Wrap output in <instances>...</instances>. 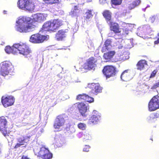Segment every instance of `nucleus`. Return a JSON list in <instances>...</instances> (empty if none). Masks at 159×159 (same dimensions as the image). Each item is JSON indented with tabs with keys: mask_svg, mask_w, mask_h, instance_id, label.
<instances>
[{
	"mask_svg": "<svg viewBox=\"0 0 159 159\" xmlns=\"http://www.w3.org/2000/svg\"><path fill=\"white\" fill-rule=\"evenodd\" d=\"M47 39V36L37 33L31 36L30 39V41L33 43H40L46 40Z\"/></svg>",
	"mask_w": 159,
	"mask_h": 159,
	"instance_id": "obj_6",
	"label": "nucleus"
},
{
	"mask_svg": "<svg viewBox=\"0 0 159 159\" xmlns=\"http://www.w3.org/2000/svg\"><path fill=\"white\" fill-rule=\"evenodd\" d=\"M97 61V60L94 57H91L89 58L84 64V68L87 69H92L96 66Z\"/></svg>",
	"mask_w": 159,
	"mask_h": 159,
	"instance_id": "obj_8",
	"label": "nucleus"
},
{
	"mask_svg": "<svg viewBox=\"0 0 159 159\" xmlns=\"http://www.w3.org/2000/svg\"><path fill=\"white\" fill-rule=\"evenodd\" d=\"M125 34V33H122V35H124Z\"/></svg>",
	"mask_w": 159,
	"mask_h": 159,
	"instance_id": "obj_49",
	"label": "nucleus"
},
{
	"mask_svg": "<svg viewBox=\"0 0 159 159\" xmlns=\"http://www.w3.org/2000/svg\"><path fill=\"white\" fill-rule=\"evenodd\" d=\"M93 15L92 14V10H87L85 12L84 17L85 20H89L93 17Z\"/></svg>",
	"mask_w": 159,
	"mask_h": 159,
	"instance_id": "obj_27",
	"label": "nucleus"
},
{
	"mask_svg": "<svg viewBox=\"0 0 159 159\" xmlns=\"http://www.w3.org/2000/svg\"><path fill=\"white\" fill-rule=\"evenodd\" d=\"M148 66L147 62L145 60H141L139 61L136 65L137 69L140 70L145 69V67Z\"/></svg>",
	"mask_w": 159,
	"mask_h": 159,
	"instance_id": "obj_15",
	"label": "nucleus"
},
{
	"mask_svg": "<svg viewBox=\"0 0 159 159\" xmlns=\"http://www.w3.org/2000/svg\"><path fill=\"white\" fill-rule=\"evenodd\" d=\"M151 99H159V96L158 95L155 96Z\"/></svg>",
	"mask_w": 159,
	"mask_h": 159,
	"instance_id": "obj_42",
	"label": "nucleus"
},
{
	"mask_svg": "<svg viewBox=\"0 0 159 159\" xmlns=\"http://www.w3.org/2000/svg\"><path fill=\"white\" fill-rule=\"evenodd\" d=\"M157 37L156 38L157 39L155 40L154 42L155 45L159 44V33L157 34Z\"/></svg>",
	"mask_w": 159,
	"mask_h": 159,
	"instance_id": "obj_40",
	"label": "nucleus"
},
{
	"mask_svg": "<svg viewBox=\"0 0 159 159\" xmlns=\"http://www.w3.org/2000/svg\"><path fill=\"white\" fill-rule=\"evenodd\" d=\"M14 102V100H0V105L2 104L6 107L13 105Z\"/></svg>",
	"mask_w": 159,
	"mask_h": 159,
	"instance_id": "obj_24",
	"label": "nucleus"
},
{
	"mask_svg": "<svg viewBox=\"0 0 159 159\" xmlns=\"http://www.w3.org/2000/svg\"><path fill=\"white\" fill-rule=\"evenodd\" d=\"M13 68V66L10 62L8 61L3 62L0 66V74L3 76L7 75L9 74V72Z\"/></svg>",
	"mask_w": 159,
	"mask_h": 159,
	"instance_id": "obj_4",
	"label": "nucleus"
},
{
	"mask_svg": "<svg viewBox=\"0 0 159 159\" xmlns=\"http://www.w3.org/2000/svg\"><path fill=\"white\" fill-rule=\"evenodd\" d=\"M111 2L112 4L113 5H119L121 3L122 0H111Z\"/></svg>",
	"mask_w": 159,
	"mask_h": 159,
	"instance_id": "obj_35",
	"label": "nucleus"
},
{
	"mask_svg": "<svg viewBox=\"0 0 159 159\" xmlns=\"http://www.w3.org/2000/svg\"><path fill=\"white\" fill-rule=\"evenodd\" d=\"M1 146L0 145V153L1 152Z\"/></svg>",
	"mask_w": 159,
	"mask_h": 159,
	"instance_id": "obj_48",
	"label": "nucleus"
},
{
	"mask_svg": "<svg viewBox=\"0 0 159 159\" xmlns=\"http://www.w3.org/2000/svg\"><path fill=\"white\" fill-rule=\"evenodd\" d=\"M120 77L124 81H127L129 80L131 78L130 71L129 70H125L121 74Z\"/></svg>",
	"mask_w": 159,
	"mask_h": 159,
	"instance_id": "obj_16",
	"label": "nucleus"
},
{
	"mask_svg": "<svg viewBox=\"0 0 159 159\" xmlns=\"http://www.w3.org/2000/svg\"><path fill=\"white\" fill-rule=\"evenodd\" d=\"M14 99V97L11 95L8 96L7 95L6 97L4 96H2L1 98L2 100V99Z\"/></svg>",
	"mask_w": 159,
	"mask_h": 159,
	"instance_id": "obj_37",
	"label": "nucleus"
},
{
	"mask_svg": "<svg viewBox=\"0 0 159 159\" xmlns=\"http://www.w3.org/2000/svg\"><path fill=\"white\" fill-rule=\"evenodd\" d=\"M95 112H96V111H93V112H94V113H95Z\"/></svg>",
	"mask_w": 159,
	"mask_h": 159,
	"instance_id": "obj_50",
	"label": "nucleus"
},
{
	"mask_svg": "<svg viewBox=\"0 0 159 159\" xmlns=\"http://www.w3.org/2000/svg\"><path fill=\"white\" fill-rule=\"evenodd\" d=\"M14 44L13 45L12 47L10 46H7L5 48V52L7 53H12L13 54H16V48L14 47Z\"/></svg>",
	"mask_w": 159,
	"mask_h": 159,
	"instance_id": "obj_25",
	"label": "nucleus"
},
{
	"mask_svg": "<svg viewBox=\"0 0 159 159\" xmlns=\"http://www.w3.org/2000/svg\"><path fill=\"white\" fill-rule=\"evenodd\" d=\"M108 36L109 37H113V34L112 32L109 33L108 34Z\"/></svg>",
	"mask_w": 159,
	"mask_h": 159,
	"instance_id": "obj_43",
	"label": "nucleus"
},
{
	"mask_svg": "<svg viewBox=\"0 0 159 159\" xmlns=\"http://www.w3.org/2000/svg\"><path fill=\"white\" fill-rule=\"evenodd\" d=\"M29 137L28 136H21L17 139L18 143H17L15 148H17L20 146L24 144L25 143H27L29 141Z\"/></svg>",
	"mask_w": 159,
	"mask_h": 159,
	"instance_id": "obj_14",
	"label": "nucleus"
},
{
	"mask_svg": "<svg viewBox=\"0 0 159 159\" xmlns=\"http://www.w3.org/2000/svg\"><path fill=\"white\" fill-rule=\"evenodd\" d=\"M3 13L4 14H6L7 13V11L4 10L3 11Z\"/></svg>",
	"mask_w": 159,
	"mask_h": 159,
	"instance_id": "obj_47",
	"label": "nucleus"
},
{
	"mask_svg": "<svg viewBox=\"0 0 159 159\" xmlns=\"http://www.w3.org/2000/svg\"><path fill=\"white\" fill-rule=\"evenodd\" d=\"M157 72L158 70L157 69L153 70L151 74L149 76V78H152L155 77Z\"/></svg>",
	"mask_w": 159,
	"mask_h": 159,
	"instance_id": "obj_36",
	"label": "nucleus"
},
{
	"mask_svg": "<svg viewBox=\"0 0 159 159\" xmlns=\"http://www.w3.org/2000/svg\"><path fill=\"white\" fill-rule=\"evenodd\" d=\"M157 100H150L148 103V110L149 111H154L158 108L159 106Z\"/></svg>",
	"mask_w": 159,
	"mask_h": 159,
	"instance_id": "obj_17",
	"label": "nucleus"
},
{
	"mask_svg": "<svg viewBox=\"0 0 159 159\" xmlns=\"http://www.w3.org/2000/svg\"><path fill=\"white\" fill-rule=\"evenodd\" d=\"M116 68L112 66H106L104 67L102 72L107 78L114 76L116 74Z\"/></svg>",
	"mask_w": 159,
	"mask_h": 159,
	"instance_id": "obj_5",
	"label": "nucleus"
},
{
	"mask_svg": "<svg viewBox=\"0 0 159 159\" xmlns=\"http://www.w3.org/2000/svg\"><path fill=\"white\" fill-rule=\"evenodd\" d=\"M44 19L43 15L41 14L34 15L33 19L26 16H21L16 21V30L23 33L30 32L36 27L35 22L43 21Z\"/></svg>",
	"mask_w": 159,
	"mask_h": 159,
	"instance_id": "obj_1",
	"label": "nucleus"
},
{
	"mask_svg": "<svg viewBox=\"0 0 159 159\" xmlns=\"http://www.w3.org/2000/svg\"><path fill=\"white\" fill-rule=\"evenodd\" d=\"M102 14L107 23L112 21L111 13L109 11L105 10L102 12Z\"/></svg>",
	"mask_w": 159,
	"mask_h": 159,
	"instance_id": "obj_23",
	"label": "nucleus"
},
{
	"mask_svg": "<svg viewBox=\"0 0 159 159\" xmlns=\"http://www.w3.org/2000/svg\"><path fill=\"white\" fill-rule=\"evenodd\" d=\"M7 121L5 117L3 116L0 117V131L4 136H6L7 134Z\"/></svg>",
	"mask_w": 159,
	"mask_h": 159,
	"instance_id": "obj_11",
	"label": "nucleus"
},
{
	"mask_svg": "<svg viewBox=\"0 0 159 159\" xmlns=\"http://www.w3.org/2000/svg\"><path fill=\"white\" fill-rule=\"evenodd\" d=\"M54 31L57 30L62 25L61 21L58 19L54 20L53 21Z\"/></svg>",
	"mask_w": 159,
	"mask_h": 159,
	"instance_id": "obj_26",
	"label": "nucleus"
},
{
	"mask_svg": "<svg viewBox=\"0 0 159 159\" xmlns=\"http://www.w3.org/2000/svg\"><path fill=\"white\" fill-rule=\"evenodd\" d=\"M66 32L65 30H59L56 35L55 38L57 40H62L66 37Z\"/></svg>",
	"mask_w": 159,
	"mask_h": 159,
	"instance_id": "obj_19",
	"label": "nucleus"
},
{
	"mask_svg": "<svg viewBox=\"0 0 159 159\" xmlns=\"http://www.w3.org/2000/svg\"><path fill=\"white\" fill-rule=\"evenodd\" d=\"M90 147L88 145H85V148H83V151L84 152H88L89 151Z\"/></svg>",
	"mask_w": 159,
	"mask_h": 159,
	"instance_id": "obj_41",
	"label": "nucleus"
},
{
	"mask_svg": "<svg viewBox=\"0 0 159 159\" xmlns=\"http://www.w3.org/2000/svg\"><path fill=\"white\" fill-rule=\"evenodd\" d=\"M89 98L91 99H94L93 98L90 97L85 93L79 94L77 96L76 98L77 99H86Z\"/></svg>",
	"mask_w": 159,
	"mask_h": 159,
	"instance_id": "obj_30",
	"label": "nucleus"
},
{
	"mask_svg": "<svg viewBox=\"0 0 159 159\" xmlns=\"http://www.w3.org/2000/svg\"><path fill=\"white\" fill-rule=\"evenodd\" d=\"M120 61V60L119 59H116L115 60H114V61L115 62H117V61Z\"/></svg>",
	"mask_w": 159,
	"mask_h": 159,
	"instance_id": "obj_45",
	"label": "nucleus"
},
{
	"mask_svg": "<svg viewBox=\"0 0 159 159\" xmlns=\"http://www.w3.org/2000/svg\"><path fill=\"white\" fill-rule=\"evenodd\" d=\"M100 117L99 115L97 114L95 115H93L90 118L88 122V124L90 125H94L96 124L99 120Z\"/></svg>",
	"mask_w": 159,
	"mask_h": 159,
	"instance_id": "obj_20",
	"label": "nucleus"
},
{
	"mask_svg": "<svg viewBox=\"0 0 159 159\" xmlns=\"http://www.w3.org/2000/svg\"><path fill=\"white\" fill-rule=\"evenodd\" d=\"M17 4L19 8L29 11L33 10L35 7L34 3L32 0H18Z\"/></svg>",
	"mask_w": 159,
	"mask_h": 159,
	"instance_id": "obj_3",
	"label": "nucleus"
},
{
	"mask_svg": "<svg viewBox=\"0 0 159 159\" xmlns=\"http://www.w3.org/2000/svg\"><path fill=\"white\" fill-rule=\"evenodd\" d=\"M88 87L91 89L92 93L97 95L102 92V88L98 83H92L88 84Z\"/></svg>",
	"mask_w": 159,
	"mask_h": 159,
	"instance_id": "obj_7",
	"label": "nucleus"
},
{
	"mask_svg": "<svg viewBox=\"0 0 159 159\" xmlns=\"http://www.w3.org/2000/svg\"><path fill=\"white\" fill-rule=\"evenodd\" d=\"M159 87V82H158L154 84L151 87V89H156L157 88Z\"/></svg>",
	"mask_w": 159,
	"mask_h": 159,
	"instance_id": "obj_39",
	"label": "nucleus"
},
{
	"mask_svg": "<svg viewBox=\"0 0 159 159\" xmlns=\"http://www.w3.org/2000/svg\"><path fill=\"white\" fill-rule=\"evenodd\" d=\"M111 41L109 39H107L105 42L103 47L101 50L102 52H106L111 49Z\"/></svg>",
	"mask_w": 159,
	"mask_h": 159,
	"instance_id": "obj_21",
	"label": "nucleus"
},
{
	"mask_svg": "<svg viewBox=\"0 0 159 159\" xmlns=\"http://www.w3.org/2000/svg\"><path fill=\"white\" fill-rule=\"evenodd\" d=\"M78 127L80 129L84 130L86 129V125L83 123H80L78 125Z\"/></svg>",
	"mask_w": 159,
	"mask_h": 159,
	"instance_id": "obj_34",
	"label": "nucleus"
},
{
	"mask_svg": "<svg viewBox=\"0 0 159 159\" xmlns=\"http://www.w3.org/2000/svg\"><path fill=\"white\" fill-rule=\"evenodd\" d=\"M79 137L81 136L83 140L85 141L87 140H89L91 139V136L89 133L85 132L84 134H82L81 133H79L78 134Z\"/></svg>",
	"mask_w": 159,
	"mask_h": 159,
	"instance_id": "obj_28",
	"label": "nucleus"
},
{
	"mask_svg": "<svg viewBox=\"0 0 159 159\" xmlns=\"http://www.w3.org/2000/svg\"><path fill=\"white\" fill-rule=\"evenodd\" d=\"M65 123V120L61 116H58L55 121L54 127L55 129H59Z\"/></svg>",
	"mask_w": 159,
	"mask_h": 159,
	"instance_id": "obj_12",
	"label": "nucleus"
},
{
	"mask_svg": "<svg viewBox=\"0 0 159 159\" xmlns=\"http://www.w3.org/2000/svg\"><path fill=\"white\" fill-rule=\"evenodd\" d=\"M110 30L115 34H120L121 32V29L119 24L116 22L110 21L108 23Z\"/></svg>",
	"mask_w": 159,
	"mask_h": 159,
	"instance_id": "obj_10",
	"label": "nucleus"
},
{
	"mask_svg": "<svg viewBox=\"0 0 159 159\" xmlns=\"http://www.w3.org/2000/svg\"><path fill=\"white\" fill-rule=\"evenodd\" d=\"M78 108L81 114L83 116H85L87 110V105L84 103H79L78 104Z\"/></svg>",
	"mask_w": 159,
	"mask_h": 159,
	"instance_id": "obj_18",
	"label": "nucleus"
},
{
	"mask_svg": "<svg viewBox=\"0 0 159 159\" xmlns=\"http://www.w3.org/2000/svg\"><path fill=\"white\" fill-rule=\"evenodd\" d=\"M115 53L116 52L114 51H109L105 53L103 57L105 59L107 60V61H109L113 58Z\"/></svg>",
	"mask_w": 159,
	"mask_h": 159,
	"instance_id": "obj_22",
	"label": "nucleus"
},
{
	"mask_svg": "<svg viewBox=\"0 0 159 159\" xmlns=\"http://www.w3.org/2000/svg\"><path fill=\"white\" fill-rule=\"evenodd\" d=\"M47 4H52L57 3L58 2V0H43Z\"/></svg>",
	"mask_w": 159,
	"mask_h": 159,
	"instance_id": "obj_33",
	"label": "nucleus"
},
{
	"mask_svg": "<svg viewBox=\"0 0 159 159\" xmlns=\"http://www.w3.org/2000/svg\"><path fill=\"white\" fill-rule=\"evenodd\" d=\"M60 138V136L59 135H56L54 138L56 142L55 143L58 147H61L63 143V142L61 141Z\"/></svg>",
	"mask_w": 159,
	"mask_h": 159,
	"instance_id": "obj_31",
	"label": "nucleus"
},
{
	"mask_svg": "<svg viewBox=\"0 0 159 159\" xmlns=\"http://www.w3.org/2000/svg\"><path fill=\"white\" fill-rule=\"evenodd\" d=\"M140 3V0H134L130 4L131 6L130 7L131 9L134 8L139 4Z\"/></svg>",
	"mask_w": 159,
	"mask_h": 159,
	"instance_id": "obj_32",
	"label": "nucleus"
},
{
	"mask_svg": "<svg viewBox=\"0 0 159 159\" xmlns=\"http://www.w3.org/2000/svg\"><path fill=\"white\" fill-rule=\"evenodd\" d=\"M43 28L45 31L55 32L52 21H48L46 22L43 25Z\"/></svg>",
	"mask_w": 159,
	"mask_h": 159,
	"instance_id": "obj_13",
	"label": "nucleus"
},
{
	"mask_svg": "<svg viewBox=\"0 0 159 159\" xmlns=\"http://www.w3.org/2000/svg\"><path fill=\"white\" fill-rule=\"evenodd\" d=\"M157 104L158 105V106H159V100H157Z\"/></svg>",
	"mask_w": 159,
	"mask_h": 159,
	"instance_id": "obj_46",
	"label": "nucleus"
},
{
	"mask_svg": "<svg viewBox=\"0 0 159 159\" xmlns=\"http://www.w3.org/2000/svg\"><path fill=\"white\" fill-rule=\"evenodd\" d=\"M14 47L16 48V53L19 52L26 57H31V52L29 46L25 43H20L14 44Z\"/></svg>",
	"mask_w": 159,
	"mask_h": 159,
	"instance_id": "obj_2",
	"label": "nucleus"
},
{
	"mask_svg": "<svg viewBox=\"0 0 159 159\" xmlns=\"http://www.w3.org/2000/svg\"><path fill=\"white\" fill-rule=\"evenodd\" d=\"M159 117V113H155L151 114L150 115V117L151 119L158 118Z\"/></svg>",
	"mask_w": 159,
	"mask_h": 159,
	"instance_id": "obj_38",
	"label": "nucleus"
},
{
	"mask_svg": "<svg viewBox=\"0 0 159 159\" xmlns=\"http://www.w3.org/2000/svg\"><path fill=\"white\" fill-rule=\"evenodd\" d=\"M93 102H94V100H93L92 101L91 100H90L89 101H87V102H89L90 103Z\"/></svg>",
	"mask_w": 159,
	"mask_h": 159,
	"instance_id": "obj_44",
	"label": "nucleus"
},
{
	"mask_svg": "<svg viewBox=\"0 0 159 159\" xmlns=\"http://www.w3.org/2000/svg\"><path fill=\"white\" fill-rule=\"evenodd\" d=\"M38 156L43 157V159H51L52 154L49 153V150L44 147L41 148Z\"/></svg>",
	"mask_w": 159,
	"mask_h": 159,
	"instance_id": "obj_9",
	"label": "nucleus"
},
{
	"mask_svg": "<svg viewBox=\"0 0 159 159\" xmlns=\"http://www.w3.org/2000/svg\"><path fill=\"white\" fill-rule=\"evenodd\" d=\"M80 10L78 9L76 6L74 7V10H72L70 12V15L72 17H76L77 18L79 16V14L80 12Z\"/></svg>",
	"mask_w": 159,
	"mask_h": 159,
	"instance_id": "obj_29",
	"label": "nucleus"
}]
</instances>
